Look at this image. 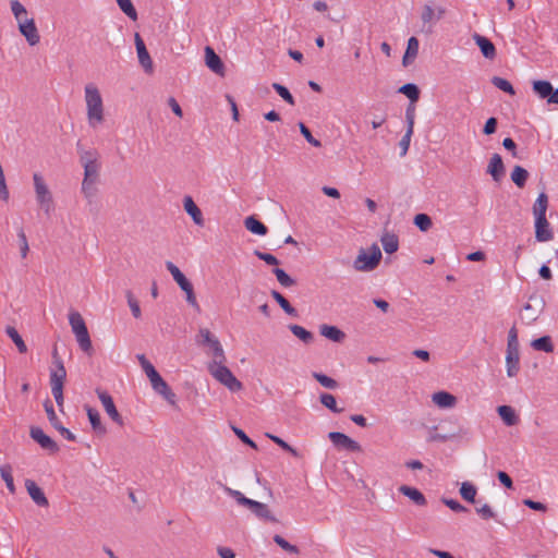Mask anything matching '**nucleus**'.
Wrapping results in <instances>:
<instances>
[{
	"label": "nucleus",
	"mask_w": 558,
	"mask_h": 558,
	"mask_svg": "<svg viewBox=\"0 0 558 558\" xmlns=\"http://www.w3.org/2000/svg\"><path fill=\"white\" fill-rule=\"evenodd\" d=\"M84 94L88 124L92 128H97L105 121V108L101 94L94 83L85 85Z\"/></svg>",
	"instance_id": "1"
},
{
	"label": "nucleus",
	"mask_w": 558,
	"mask_h": 558,
	"mask_svg": "<svg viewBox=\"0 0 558 558\" xmlns=\"http://www.w3.org/2000/svg\"><path fill=\"white\" fill-rule=\"evenodd\" d=\"M54 368L50 372V386L52 396L57 405L61 409L63 407V385L66 377V371L61 357L58 355L57 349L52 352Z\"/></svg>",
	"instance_id": "2"
},
{
	"label": "nucleus",
	"mask_w": 558,
	"mask_h": 558,
	"mask_svg": "<svg viewBox=\"0 0 558 558\" xmlns=\"http://www.w3.org/2000/svg\"><path fill=\"white\" fill-rule=\"evenodd\" d=\"M69 323L75 335L78 347L82 351L90 355L93 353L92 340L82 315L78 312L70 313Z\"/></svg>",
	"instance_id": "3"
},
{
	"label": "nucleus",
	"mask_w": 558,
	"mask_h": 558,
	"mask_svg": "<svg viewBox=\"0 0 558 558\" xmlns=\"http://www.w3.org/2000/svg\"><path fill=\"white\" fill-rule=\"evenodd\" d=\"M369 251L371 254H368L364 248L360 250L353 263L355 270L367 272L374 270L379 265L383 257L379 246L374 243Z\"/></svg>",
	"instance_id": "4"
},
{
	"label": "nucleus",
	"mask_w": 558,
	"mask_h": 558,
	"mask_svg": "<svg viewBox=\"0 0 558 558\" xmlns=\"http://www.w3.org/2000/svg\"><path fill=\"white\" fill-rule=\"evenodd\" d=\"M166 267L173 277V280L178 283V286L182 289V291L186 294V302L199 311V305L197 303L193 284L190 282V280L183 275V272L172 263L167 262Z\"/></svg>",
	"instance_id": "5"
},
{
	"label": "nucleus",
	"mask_w": 558,
	"mask_h": 558,
	"mask_svg": "<svg viewBox=\"0 0 558 558\" xmlns=\"http://www.w3.org/2000/svg\"><path fill=\"white\" fill-rule=\"evenodd\" d=\"M33 181H34V189L36 194V201L44 209V211L49 215L50 211L53 209V198L52 194L49 191L44 178L40 173H34L33 174Z\"/></svg>",
	"instance_id": "6"
},
{
	"label": "nucleus",
	"mask_w": 558,
	"mask_h": 558,
	"mask_svg": "<svg viewBox=\"0 0 558 558\" xmlns=\"http://www.w3.org/2000/svg\"><path fill=\"white\" fill-rule=\"evenodd\" d=\"M208 371L216 380L226 386L230 391L235 392L242 389V383L225 364L218 366L208 365Z\"/></svg>",
	"instance_id": "7"
},
{
	"label": "nucleus",
	"mask_w": 558,
	"mask_h": 558,
	"mask_svg": "<svg viewBox=\"0 0 558 558\" xmlns=\"http://www.w3.org/2000/svg\"><path fill=\"white\" fill-rule=\"evenodd\" d=\"M99 155L96 150H84L81 153V162L84 168V179L97 182L100 165Z\"/></svg>",
	"instance_id": "8"
},
{
	"label": "nucleus",
	"mask_w": 558,
	"mask_h": 558,
	"mask_svg": "<svg viewBox=\"0 0 558 558\" xmlns=\"http://www.w3.org/2000/svg\"><path fill=\"white\" fill-rule=\"evenodd\" d=\"M445 14L446 9L444 7H434L429 3L424 4L421 11V21L423 23L424 31L430 34L433 32V27L445 16Z\"/></svg>",
	"instance_id": "9"
},
{
	"label": "nucleus",
	"mask_w": 558,
	"mask_h": 558,
	"mask_svg": "<svg viewBox=\"0 0 558 558\" xmlns=\"http://www.w3.org/2000/svg\"><path fill=\"white\" fill-rule=\"evenodd\" d=\"M328 438L330 439V441L332 442V445L335 446V448L337 450L349 451V452H356V451L362 450V448L357 441L350 438L349 436H347L343 433L330 432L328 434Z\"/></svg>",
	"instance_id": "10"
},
{
	"label": "nucleus",
	"mask_w": 558,
	"mask_h": 558,
	"mask_svg": "<svg viewBox=\"0 0 558 558\" xmlns=\"http://www.w3.org/2000/svg\"><path fill=\"white\" fill-rule=\"evenodd\" d=\"M96 392H97V396H98L105 411L110 416V418L113 422H116L118 425L122 426L123 418L120 415V413L118 412L112 397L107 391L101 390V389H97Z\"/></svg>",
	"instance_id": "11"
},
{
	"label": "nucleus",
	"mask_w": 558,
	"mask_h": 558,
	"mask_svg": "<svg viewBox=\"0 0 558 558\" xmlns=\"http://www.w3.org/2000/svg\"><path fill=\"white\" fill-rule=\"evenodd\" d=\"M17 25L20 33L31 46H35L39 43L40 36L34 19H25V21L19 22Z\"/></svg>",
	"instance_id": "12"
},
{
	"label": "nucleus",
	"mask_w": 558,
	"mask_h": 558,
	"mask_svg": "<svg viewBox=\"0 0 558 558\" xmlns=\"http://www.w3.org/2000/svg\"><path fill=\"white\" fill-rule=\"evenodd\" d=\"M135 40V47L137 51V57L141 65L144 68V70L148 73L153 72V61L151 58L146 49L145 43L142 39L141 35L138 33L134 36Z\"/></svg>",
	"instance_id": "13"
},
{
	"label": "nucleus",
	"mask_w": 558,
	"mask_h": 558,
	"mask_svg": "<svg viewBox=\"0 0 558 558\" xmlns=\"http://www.w3.org/2000/svg\"><path fill=\"white\" fill-rule=\"evenodd\" d=\"M25 487L26 490L32 498V500L39 507H48L49 501L47 497L45 496L41 488L33 481V480H26L25 481Z\"/></svg>",
	"instance_id": "14"
},
{
	"label": "nucleus",
	"mask_w": 558,
	"mask_h": 558,
	"mask_svg": "<svg viewBox=\"0 0 558 558\" xmlns=\"http://www.w3.org/2000/svg\"><path fill=\"white\" fill-rule=\"evenodd\" d=\"M31 437L38 442L43 449L49 451H58L59 448L57 444L44 433L40 427H32L31 428Z\"/></svg>",
	"instance_id": "15"
},
{
	"label": "nucleus",
	"mask_w": 558,
	"mask_h": 558,
	"mask_svg": "<svg viewBox=\"0 0 558 558\" xmlns=\"http://www.w3.org/2000/svg\"><path fill=\"white\" fill-rule=\"evenodd\" d=\"M205 63L216 74L223 75L225 65L215 50L207 46L205 48Z\"/></svg>",
	"instance_id": "16"
},
{
	"label": "nucleus",
	"mask_w": 558,
	"mask_h": 558,
	"mask_svg": "<svg viewBox=\"0 0 558 558\" xmlns=\"http://www.w3.org/2000/svg\"><path fill=\"white\" fill-rule=\"evenodd\" d=\"M535 238L538 242H547L554 238V233L546 217L535 218Z\"/></svg>",
	"instance_id": "17"
},
{
	"label": "nucleus",
	"mask_w": 558,
	"mask_h": 558,
	"mask_svg": "<svg viewBox=\"0 0 558 558\" xmlns=\"http://www.w3.org/2000/svg\"><path fill=\"white\" fill-rule=\"evenodd\" d=\"M506 366H507V375L509 377H514L519 373L520 369V352L519 349H507L506 353Z\"/></svg>",
	"instance_id": "18"
},
{
	"label": "nucleus",
	"mask_w": 558,
	"mask_h": 558,
	"mask_svg": "<svg viewBox=\"0 0 558 558\" xmlns=\"http://www.w3.org/2000/svg\"><path fill=\"white\" fill-rule=\"evenodd\" d=\"M473 39L481 49L482 54L489 60L495 59L496 57V48L495 45L485 36L480 34H474Z\"/></svg>",
	"instance_id": "19"
},
{
	"label": "nucleus",
	"mask_w": 558,
	"mask_h": 558,
	"mask_svg": "<svg viewBox=\"0 0 558 558\" xmlns=\"http://www.w3.org/2000/svg\"><path fill=\"white\" fill-rule=\"evenodd\" d=\"M532 89L539 99H545L549 102L554 92V86L548 81L536 80L532 82Z\"/></svg>",
	"instance_id": "20"
},
{
	"label": "nucleus",
	"mask_w": 558,
	"mask_h": 558,
	"mask_svg": "<svg viewBox=\"0 0 558 558\" xmlns=\"http://www.w3.org/2000/svg\"><path fill=\"white\" fill-rule=\"evenodd\" d=\"M487 173H489L495 181H499L505 174V166L499 154L492 156L487 167Z\"/></svg>",
	"instance_id": "21"
},
{
	"label": "nucleus",
	"mask_w": 558,
	"mask_h": 558,
	"mask_svg": "<svg viewBox=\"0 0 558 558\" xmlns=\"http://www.w3.org/2000/svg\"><path fill=\"white\" fill-rule=\"evenodd\" d=\"M183 206L185 211L191 216L194 223L197 226L204 225V218L201 209L197 207V205L194 203L193 198L191 196H185L183 201Z\"/></svg>",
	"instance_id": "22"
},
{
	"label": "nucleus",
	"mask_w": 558,
	"mask_h": 558,
	"mask_svg": "<svg viewBox=\"0 0 558 558\" xmlns=\"http://www.w3.org/2000/svg\"><path fill=\"white\" fill-rule=\"evenodd\" d=\"M432 400L437 407L441 409L453 408L457 403V398L447 391H438L433 393Z\"/></svg>",
	"instance_id": "23"
},
{
	"label": "nucleus",
	"mask_w": 558,
	"mask_h": 558,
	"mask_svg": "<svg viewBox=\"0 0 558 558\" xmlns=\"http://www.w3.org/2000/svg\"><path fill=\"white\" fill-rule=\"evenodd\" d=\"M418 47H420L418 39L416 37H410L408 40L405 53L402 58L403 66H409L410 64L413 63V61L417 57Z\"/></svg>",
	"instance_id": "24"
},
{
	"label": "nucleus",
	"mask_w": 558,
	"mask_h": 558,
	"mask_svg": "<svg viewBox=\"0 0 558 558\" xmlns=\"http://www.w3.org/2000/svg\"><path fill=\"white\" fill-rule=\"evenodd\" d=\"M319 333L333 342H342L345 339V333L336 326L322 325Z\"/></svg>",
	"instance_id": "25"
},
{
	"label": "nucleus",
	"mask_w": 558,
	"mask_h": 558,
	"mask_svg": "<svg viewBox=\"0 0 558 558\" xmlns=\"http://www.w3.org/2000/svg\"><path fill=\"white\" fill-rule=\"evenodd\" d=\"M399 492L410 498L417 506H425L427 502L425 496L417 488L401 485L399 487Z\"/></svg>",
	"instance_id": "26"
},
{
	"label": "nucleus",
	"mask_w": 558,
	"mask_h": 558,
	"mask_svg": "<svg viewBox=\"0 0 558 558\" xmlns=\"http://www.w3.org/2000/svg\"><path fill=\"white\" fill-rule=\"evenodd\" d=\"M146 374V376L149 378L151 387L155 391H158L159 389H166V381L162 379V377L159 375V373L156 371L154 365H146L145 369H143Z\"/></svg>",
	"instance_id": "27"
},
{
	"label": "nucleus",
	"mask_w": 558,
	"mask_h": 558,
	"mask_svg": "<svg viewBox=\"0 0 558 558\" xmlns=\"http://www.w3.org/2000/svg\"><path fill=\"white\" fill-rule=\"evenodd\" d=\"M383 248L386 253L392 254L399 248V239L395 233H384L380 238Z\"/></svg>",
	"instance_id": "28"
},
{
	"label": "nucleus",
	"mask_w": 558,
	"mask_h": 558,
	"mask_svg": "<svg viewBox=\"0 0 558 558\" xmlns=\"http://www.w3.org/2000/svg\"><path fill=\"white\" fill-rule=\"evenodd\" d=\"M497 412L507 426H513L519 418L510 405H499Z\"/></svg>",
	"instance_id": "29"
},
{
	"label": "nucleus",
	"mask_w": 558,
	"mask_h": 558,
	"mask_svg": "<svg viewBox=\"0 0 558 558\" xmlns=\"http://www.w3.org/2000/svg\"><path fill=\"white\" fill-rule=\"evenodd\" d=\"M244 226L248 231L257 235H266L268 231L267 227L254 216L245 218Z\"/></svg>",
	"instance_id": "30"
},
{
	"label": "nucleus",
	"mask_w": 558,
	"mask_h": 558,
	"mask_svg": "<svg viewBox=\"0 0 558 558\" xmlns=\"http://www.w3.org/2000/svg\"><path fill=\"white\" fill-rule=\"evenodd\" d=\"M548 207V197L545 193H541L533 205V215L535 218L546 217Z\"/></svg>",
	"instance_id": "31"
},
{
	"label": "nucleus",
	"mask_w": 558,
	"mask_h": 558,
	"mask_svg": "<svg viewBox=\"0 0 558 558\" xmlns=\"http://www.w3.org/2000/svg\"><path fill=\"white\" fill-rule=\"evenodd\" d=\"M271 296L277 301L280 307L284 311L286 314L296 317L298 311L289 303V301L278 291L272 290Z\"/></svg>",
	"instance_id": "32"
},
{
	"label": "nucleus",
	"mask_w": 558,
	"mask_h": 558,
	"mask_svg": "<svg viewBox=\"0 0 558 558\" xmlns=\"http://www.w3.org/2000/svg\"><path fill=\"white\" fill-rule=\"evenodd\" d=\"M511 180L518 187H523L527 181L529 172L521 166H514L511 172Z\"/></svg>",
	"instance_id": "33"
},
{
	"label": "nucleus",
	"mask_w": 558,
	"mask_h": 558,
	"mask_svg": "<svg viewBox=\"0 0 558 558\" xmlns=\"http://www.w3.org/2000/svg\"><path fill=\"white\" fill-rule=\"evenodd\" d=\"M289 329L295 337H298L305 344H310L314 340V335L300 325H290Z\"/></svg>",
	"instance_id": "34"
},
{
	"label": "nucleus",
	"mask_w": 558,
	"mask_h": 558,
	"mask_svg": "<svg viewBox=\"0 0 558 558\" xmlns=\"http://www.w3.org/2000/svg\"><path fill=\"white\" fill-rule=\"evenodd\" d=\"M532 348L537 351L550 353L554 351V344L549 336H543L532 341Z\"/></svg>",
	"instance_id": "35"
},
{
	"label": "nucleus",
	"mask_w": 558,
	"mask_h": 558,
	"mask_svg": "<svg viewBox=\"0 0 558 558\" xmlns=\"http://www.w3.org/2000/svg\"><path fill=\"white\" fill-rule=\"evenodd\" d=\"M7 335L10 337V339L14 342L20 353H26L27 352V345L25 344L23 338L20 336L17 330L12 327L8 326L5 329Z\"/></svg>",
	"instance_id": "36"
},
{
	"label": "nucleus",
	"mask_w": 558,
	"mask_h": 558,
	"mask_svg": "<svg viewBox=\"0 0 558 558\" xmlns=\"http://www.w3.org/2000/svg\"><path fill=\"white\" fill-rule=\"evenodd\" d=\"M86 411L93 429L97 433H105L106 429L101 424L99 412L90 407H86Z\"/></svg>",
	"instance_id": "37"
},
{
	"label": "nucleus",
	"mask_w": 558,
	"mask_h": 558,
	"mask_svg": "<svg viewBox=\"0 0 558 558\" xmlns=\"http://www.w3.org/2000/svg\"><path fill=\"white\" fill-rule=\"evenodd\" d=\"M253 513H255L258 518L271 521V522H278V520L271 514L270 510L268 509L267 505L256 501L254 507L251 509Z\"/></svg>",
	"instance_id": "38"
},
{
	"label": "nucleus",
	"mask_w": 558,
	"mask_h": 558,
	"mask_svg": "<svg viewBox=\"0 0 558 558\" xmlns=\"http://www.w3.org/2000/svg\"><path fill=\"white\" fill-rule=\"evenodd\" d=\"M399 93L405 95L412 104L416 102L420 98V89L413 83H408L399 88Z\"/></svg>",
	"instance_id": "39"
},
{
	"label": "nucleus",
	"mask_w": 558,
	"mask_h": 558,
	"mask_svg": "<svg viewBox=\"0 0 558 558\" xmlns=\"http://www.w3.org/2000/svg\"><path fill=\"white\" fill-rule=\"evenodd\" d=\"M0 474L4 481L7 488L11 494L15 493V485L12 476V468L10 464H4L0 468Z\"/></svg>",
	"instance_id": "40"
},
{
	"label": "nucleus",
	"mask_w": 558,
	"mask_h": 558,
	"mask_svg": "<svg viewBox=\"0 0 558 558\" xmlns=\"http://www.w3.org/2000/svg\"><path fill=\"white\" fill-rule=\"evenodd\" d=\"M313 378H315L323 387L333 390L337 389L339 384L336 379L318 372L312 373Z\"/></svg>",
	"instance_id": "41"
},
{
	"label": "nucleus",
	"mask_w": 558,
	"mask_h": 558,
	"mask_svg": "<svg viewBox=\"0 0 558 558\" xmlns=\"http://www.w3.org/2000/svg\"><path fill=\"white\" fill-rule=\"evenodd\" d=\"M320 403L333 413H341L342 408H338L336 398L330 393H322L319 396Z\"/></svg>",
	"instance_id": "42"
},
{
	"label": "nucleus",
	"mask_w": 558,
	"mask_h": 558,
	"mask_svg": "<svg viewBox=\"0 0 558 558\" xmlns=\"http://www.w3.org/2000/svg\"><path fill=\"white\" fill-rule=\"evenodd\" d=\"M476 487L469 483V482H464L462 483L461 487H460V494H461V497L469 501V502H475V496H476Z\"/></svg>",
	"instance_id": "43"
},
{
	"label": "nucleus",
	"mask_w": 558,
	"mask_h": 558,
	"mask_svg": "<svg viewBox=\"0 0 558 558\" xmlns=\"http://www.w3.org/2000/svg\"><path fill=\"white\" fill-rule=\"evenodd\" d=\"M95 185H96L95 181L83 179L82 193L84 194V196L88 201V203H92L93 198L96 196L97 189Z\"/></svg>",
	"instance_id": "44"
},
{
	"label": "nucleus",
	"mask_w": 558,
	"mask_h": 558,
	"mask_svg": "<svg viewBox=\"0 0 558 558\" xmlns=\"http://www.w3.org/2000/svg\"><path fill=\"white\" fill-rule=\"evenodd\" d=\"M492 84L497 87L498 89L509 94V95H514L515 92H514V88L512 86V84L506 80V78H502V77H499V76H494L492 78Z\"/></svg>",
	"instance_id": "45"
},
{
	"label": "nucleus",
	"mask_w": 558,
	"mask_h": 558,
	"mask_svg": "<svg viewBox=\"0 0 558 558\" xmlns=\"http://www.w3.org/2000/svg\"><path fill=\"white\" fill-rule=\"evenodd\" d=\"M274 275L276 276L278 282L284 287L290 288L295 284V280L291 278L283 269L281 268H275L272 270Z\"/></svg>",
	"instance_id": "46"
},
{
	"label": "nucleus",
	"mask_w": 558,
	"mask_h": 558,
	"mask_svg": "<svg viewBox=\"0 0 558 558\" xmlns=\"http://www.w3.org/2000/svg\"><path fill=\"white\" fill-rule=\"evenodd\" d=\"M121 11L128 15L131 20H137V12L131 2V0H116Z\"/></svg>",
	"instance_id": "47"
},
{
	"label": "nucleus",
	"mask_w": 558,
	"mask_h": 558,
	"mask_svg": "<svg viewBox=\"0 0 558 558\" xmlns=\"http://www.w3.org/2000/svg\"><path fill=\"white\" fill-rule=\"evenodd\" d=\"M228 493L230 496H232L236 502L241 506H244L246 508H248L250 510L254 507V505L256 504L255 500L253 499H250V498H246L242 493H240L239 490H233L231 488H228Z\"/></svg>",
	"instance_id": "48"
},
{
	"label": "nucleus",
	"mask_w": 558,
	"mask_h": 558,
	"mask_svg": "<svg viewBox=\"0 0 558 558\" xmlns=\"http://www.w3.org/2000/svg\"><path fill=\"white\" fill-rule=\"evenodd\" d=\"M414 225L421 230V231H428L432 228V219L426 214H417L414 217Z\"/></svg>",
	"instance_id": "49"
},
{
	"label": "nucleus",
	"mask_w": 558,
	"mask_h": 558,
	"mask_svg": "<svg viewBox=\"0 0 558 558\" xmlns=\"http://www.w3.org/2000/svg\"><path fill=\"white\" fill-rule=\"evenodd\" d=\"M44 407H45V411L47 413V416H48V420L49 422L51 423V425L59 429L61 425L56 412H54V409H53V405L51 403L50 400H46L45 403H44Z\"/></svg>",
	"instance_id": "50"
},
{
	"label": "nucleus",
	"mask_w": 558,
	"mask_h": 558,
	"mask_svg": "<svg viewBox=\"0 0 558 558\" xmlns=\"http://www.w3.org/2000/svg\"><path fill=\"white\" fill-rule=\"evenodd\" d=\"M272 88L289 105L293 106L295 104L294 97L292 96V94L289 92V89L286 86H283V85H281L279 83H274L272 84Z\"/></svg>",
	"instance_id": "51"
},
{
	"label": "nucleus",
	"mask_w": 558,
	"mask_h": 558,
	"mask_svg": "<svg viewBox=\"0 0 558 558\" xmlns=\"http://www.w3.org/2000/svg\"><path fill=\"white\" fill-rule=\"evenodd\" d=\"M274 542L284 551L290 554H299V548L295 545L290 544L282 536L276 534L274 536Z\"/></svg>",
	"instance_id": "52"
},
{
	"label": "nucleus",
	"mask_w": 558,
	"mask_h": 558,
	"mask_svg": "<svg viewBox=\"0 0 558 558\" xmlns=\"http://www.w3.org/2000/svg\"><path fill=\"white\" fill-rule=\"evenodd\" d=\"M125 296L128 299V304H129V306L131 308V312H132L133 316L135 318H140L141 315H142V312H141V307H140L138 301L134 298L133 293L130 290H128L125 292Z\"/></svg>",
	"instance_id": "53"
},
{
	"label": "nucleus",
	"mask_w": 558,
	"mask_h": 558,
	"mask_svg": "<svg viewBox=\"0 0 558 558\" xmlns=\"http://www.w3.org/2000/svg\"><path fill=\"white\" fill-rule=\"evenodd\" d=\"M299 129H300V132L301 134L304 136V138L311 144L313 145L314 147H320L322 146V143L320 141L316 140L310 129L303 123V122H299Z\"/></svg>",
	"instance_id": "54"
},
{
	"label": "nucleus",
	"mask_w": 558,
	"mask_h": 558,
	"mask_svg": "<svg viewBox=\"0 0 558 558\" xmlns=\"http://www.w3.org/2000/svg\"><path fill=\"white\" fill-rule=\"evenodd\" d=\"M11 11L16 20V22L21 21V15H26L27 11L25 7L19 1V0H11L10 1Z\"/></svg>",
	"instance_id": "55"
},
{
	"label": "nucleus",
	"mask_w": 558,
	"mask_h": 558,
	"mask_svg": "<svg viewBox=\"0 0 558 558\" xmlns=\"http://www.w3.org/2000/svg\"><path fill=\"white\" fill-rule=\"evenodd\" d=\"M213 352V362L209 363V365H223L225 362H226V355H225V351L222 349V345H217L216 344V349H214Z\"/></svg>",
	"instance_id": "56"
},
{
	"label": "nucleus",
	"mask_w": 558,
	"mask_h": 558,
	"mask_svg": "<svg viewBox=\"0 0 558 558\" xmlns=\"http://www.w3.org/2000/svg\"><path fill=\"white\" fill-rule=\"evenodd\" d=\"M234 434L246 445H248L253 450H259L260 448L257 446L255 441H253L242 429L238 427H232Z\"/></svg>",
	"instance_id": "57"
},
{
	"label": "nucleus",
	"mask_w": 558,
	"mask_h": 558,
	"mask_svg": "<svg viewBox=\"0 0 558 558\" xmlns=\"http://www.w3.org/2000/svg\"><path fill=\"white\" fill-rule=\"evenodd\" d=\"M254 254L260 260H264L268 265L277 266L279 264L278 258L275 255H272V254L264 253V252H260V251H257V250L254 252Z\"/></svg>",
	"instance_id": "58"
},
{
	"label": "nucleus",
	"mask_w": 558,
	"mask_h": 558,
	"mask_svg": "<svg viewBox=\"0 0 558 558\" xmlns=\"http://www.w3.org/2000/svg\"><path fill=\"white\" fill-rule=\"evenodd\" d=\"M507 349H519L518 330L514 326L509 330Z\"/></svg>",
	"instance_id": "59"
},
{
	"label": "nucleus",
	"mask_w": 558,
	"mask_h": 558,
	"mask_svg": "<svg viewBox=\"0 0 558 558\" xmlns=\"http://www.w3.org/2000/svg\"><path fill=\"white\" fill-rule=\"evenodd\" d=\"M412 134L413 130H411V128H408L405 134L402 136L399 143L401 147V156H404L408 153Z\"/></svg>",
	"instance_id": "60"
},
{
	"label": "nucleus",
	"mask_w": 558,
	"mask_h": 558,
	"mask_svg": "<svg viewBox=\"0 0 558 558\" xmlns=\"http://www.w3.org/2000/svg\"><path fill=\"white\" fill-rule=\"evenodd\" d=\"M476 512L484 519L489 520L494 519L496 513L492 509V507L487 504H484L483 506L476 508Z\"/></svg>",
	"instance_id": "61"
},
{
	"label": "nucleus",
	"mask_w": 558,
	"mask_h": 558,
	"mask_svg": "<svg viewBox=\"0 0 558 558\" xmlns=\"http://www.w3.org/2000/svg\"><path fill=\"white\" fill-rule=\"evenodd\" d=\"M213 338H214V336L211 335V332L208 329L202 328V329H199V332L197 336V343L207 345L208 343H210Z\"/></svg>",
	"instance_id": "62"
},
{
	"label": "nucleus",
	"mask_w": 558,
	"mask_h": 558,
	"mask_svg": "<svg viewBox=\"0 0 558 558\" xmlns=\"http://www.w3.org/2000/svg\"><path fill=\"white\" fill-rule=\"evenodd\" d=\"M444 504L454 512H465L468 508L454 499H442Z\"/></svg>",
	"instance_id": "63"
},
{
	"label": "nucleus",
	"mask_w": 558,
	"mask_h": 558,
	"mask_svg": "<svg viewBox=\"0 0 558 558\" xmlns=\"http://www.w3.org/2000/svg\"><path fill=\"white\" fill-rule=\"evenodd\" d=\"M496 130H497V119L494 117L487 119V121L485 122V125L483 128V133L485 135H492L496 132Z\"/></svg>",
	"instance_id": "64"
}]
</instances>
